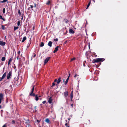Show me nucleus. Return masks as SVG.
<instances>
[{
    "mask_svg": "<svg viewBox=\"0 0 127 127\" xmlns=\"http://www.w3.org/2000/svg\"><path fill=\"white\" fill-rule=\"evenodd\" d=\"M105 60V59L103 58L95 59H94L93 60L92 63H95L102 62L104 61Z\"/></svg>",
    "mask_w": 127,
    "mask_h": 127,
    "instance_id": "obj_1",
    "label": "nucleus"
},
{
    "mask_svg": "<svg viewBox=\"0 0 127 127\" xmlns=\"http://www.w3.org/2000/svg\"><path fill=\"white\" fill-rule=\"evenodd\" d=\"M34 85H32L31 87V92L30 94V95L31 96H34L35 95V94L33 93L34 90Z\"/></svg>",
    "mask_w": 127,
    "mask_h": 127,
    "instance_id": "obj_2",
    "label": "nucleus"
},
{
    "mask_svg": "<svg viewBox=\"0 0 127 127\" xmlns=\"http://www.w3.org/2000/svg\"><path fill=\"white\" fill-rule=\"evenodd\" d=\"M51 57H47L45 60L44 61V65H45L46 64L48 61L50 59Z\"/></svg>",
    "mask_w": 127,
    "mask_h": 127,
    "instance_id": "obj_3",
    "label": "nucleus"
},
{
    "mask_svg": "<svg viewBox=\"0 0 127 127\" xmlns=\"http://www.w3.org/2000/svg\"><path fill=\"white\" fill-rule=\"evenodd\" d=\"M6 75V72H5L4 74H3V75L2 76V77L0 79V81H2V80L5 77Z\"/></svg>",
    "mask_w": 127,
    "mask_h": 127,
    "instance_id": "obj_4",
    "label": "nucleus"
},
{
    "mask_svg": "<svg viewBox=\"0 0 127 127\" xmlns=\"http://www.w3.org/2000/svg\"><path fill=\"white\" fill-rule=\"evenodd\" d=\"M3 98V95L2 93H0V104L1 102V100Z\"/></svg>",
    "mask_w": 127,
    "mask_h": 127,
    "instance_id": "obj_5",
    "label": "nucleus"
},
{
    "mask_svg": "<svg viewBox=\"0 0 127 127\" xmlns=\"http://www.w3.org/2000/svg\"><path fill=\"white\" fill-rule=\"evenodd\" d=\"M11 76V71H10L7 76V79H10Z\"/></svg>",
    "mask_w": 127,
    "mask_h": 127,
    "instance_id": "obj_6",
    "label": "nucleus"
},
{
    "mask_svg": "<svg viewBox=\"0 0 127 127\" xmlns=\"http://www.w3.org/2000/svg\"><path fill=\"white\" fill-rule=\"evenodd\" d=\"M52 97H50L48 99V102L49 104H51L53 101Z\"/></svg>",
    "mask_w": 127,
    "mask_h": 127,
    "instance_id": "obj_7",
    "label": "nucleus"
},
{
    "mask_svg": "<svg viewBox=\"0 0 127 127\" xmlns=\"http://www.w3.org/2000/svg\"><path fill=\"white\" fill-rule=\"evenodd\" d=\"M6 43L4 42L0 41V45L1 46H4L5 45Z\"/></svg>",
    "mask_w": 127,
    "mask_h": 127,
    "instance_id": "obj_8",
    "label": "nucleus"
},
{
    "mask_svg": "<svg viewBox=\"0 0 127 127\" xmlns=\"http://www.w3.org/2000/svg\"><path fill=\"white\" fill-rule=\"evenodd\" d=\"M68 92L67 91H66L64 93V95L65 97H67L68 95Z\"/></svg>",
    "mask_w": 127,
    "mask_h": 127,
    "instance_id": "obj_9",
    "label": "nucleus"
},
{
    "mask_svg": "<svg viewBox=\"0 0 127 127\" xmlns=\"http://www.w3.org/2000/svg\"><path fill=\"white\" fill-rule=\"evenodd\" d=\"M70 75V74H69V76L68 77V78L67 79L66 81L64 82V84L65 85H66L67 84L68 82V81L69 79V77Z\"/></svg>",
    "mask_w": 127,
    "mask_h": 127,
    "instance_id": "obj_10",
    "label": "nucleus"
},
{
    "mask_svg": "<svg viewBox=\"0 0 127 127\" xmlns=\"http://www.w3.org/2000/svg\"><path fill=\"white\" fill-rule=\"evenodd\" d=\"M59 46H57L55 48V50L53 51V53H55L58 50V48Z\"/></svg>",
    "mask_w": 127,
    "mask_h": 127,
    "instance_id": "obj_11",
    "label": "nucleus"
},
{
    "mask_svg": "<svg viewBox=\"0 0 127 127\" xmlns=\"http://www.w3.org/2000/svg\"><path fill=\"white\" fill-rule=\"evenodd\" d=\"M35 96V99L36 101H37L38 100L39 98L38 96L37 95H35L34 96Z\"/></svg>",
    "mask_w": 127,
    "mask_h": 127,
    "instance_id": "obj_12",
    "label": "nucleus"
},
{
    "mask_svg": "<svg viewBox=\"0 0 127 127\" xmlns=\"http://www.w3.org/2000/svg\"><path fill=\"white\" fill-rule=\"evenodd\" d=\"M52 43L51 41H50L49 42L48 45L50 47H51L52 46Z\"/></svg>",
    "mask_w": 127,
    "mask_h": 127,
    "instance_id": "obj_13",
    "label": "nucleus"
},
{
    "mask_svg": "<svg viewBox=\"0 0 127 127\" xmlns=\"http://www.w3.org/2000/svg\"><path fill=\"white\" fill-rule=\"evenodd\" d=\"M13 60V58L11 57V58L9 60V61L8 62V65H9L10 64L11 62H12V61Z\"/></svg>",
    "mask_w": 127,
    "mask_h": 127,
    "instance_id": "obj_14",
    "label": "nucleus"
},
{
    "mask_svg": "<svg viewBox=\"0 0 127 127\" xmlns=\"http://www.w3.org/2000/svg\"><path fill=\"white\" fill-rule=\"evenodd\" d=\"M61 78L59 77V78L58 79L57 83L58 84H59L60 82L61 81Z\"/></svg>",
    "mask_w": 127,
    "mask_h": 127,
    "instance_id": "obj_15",
    "label": "nucleus"
},
{
    "mask_svg": "<svg viewBox=\"0 0 127 127\" xmlns=\"http://www.w3.org/2000/svg\"><path fill=\"white\" fill-rule=\"evenodd\" d=\"M69 32L70 33H74V32L71 29H70L69 30Z\"/></svg>",
    "mask_w": 127,
    "mask_h": 127,
    "instance_id": "obj_16",
    "label": "nucleus"
},
{
    "mask_svg": "<svg viewBox=\"0 0 127 127\" xmlns=\"http://www.w3.org/2000/svg\"><path fill=\"white\" fill-rule=\"evenodd\" d=\"M45 122L47 123H48L50 122V121L48 118L46 119L45 120Z\"/></svg>",
    "mask_w": 127,
    "mask_h": 127,
    "instance_id": "obj_17",
    "label": "nucleus"
},
{
    "mask_svg": "<svg viewBox=\"0 0 127 127\" xmlns=\"http://www.w3.org/2000/svg\"><path fill=\"white\" fill-rule=\"evenodd\" d=\"M92 56L93 57H96L97 56V55L95 54V53L94 52H93L92 53Z\"/></svg>",
    "mask_w": 127,
    "mask_h": 127,
    "instance_id": "obj_18",
    "label": "nucleus"
},
{
    "mask_svg": "<svg viewBox=\"0 0 127 127\" xmlns=\"http://www.w3.org/2000/svg\"><path fill=\"white\" fill-rule=\"evenodd\" d=\"M64 22L66 24L67 23L69 22L68 20L66 19H64Z\"/></svg>",
    "mask_w": 127,
    "mask_h": 127,
    "instance_id": "obj_19",
    "label": "nucleus"
},
{
    "mask_svg": "<svg viewBox=\"0 0 127 127\" xmlns=\"http://www.w3.org/2000/svg\"><path fill=\"white\" fill-rule=\"evenodd\" d=\"M44 45V44L43 42H41V44L40 45V46L41 47H43Z\"/></svg>",
    "mask_w": 127,
    "mask_h": 127,
    "instance_id": "obj_20",
    "label": "nucleus"
},
{
    "mask_svg": "<svg viewBox=\"0 0 127 127\" xmlns=\"http://www.w3.org/2000/svg\"><path fill=\"white\" fill-rule=\"evenodd\" d=\"M19 28L18 27H14V31H15L16 30H17Z\"/></svg>",
    "mask_w": 127,
    "mask_h": 127,
    "instance_id": "obj_21",
    "label": "nucleus"
},
{
    "mask_svg": "<svg viewBox=\"0 0 127 127\" xmlns=\"http://www.w3.org/2000/svg\"><path fill=\"white\" fill-rule=\"evenodd\" d=\"M31 43V40H29V42L28 43V44L27 45V47H29V46H30V44Z\"/></svg>",
    "mask_w": 127,
    "mask_h": 127,
    "instance_id": "obj_22",
    "label": "nucleus"
},
{
    "mask_svg": "<svg viewBox=\"0 0 127 127\" xmlns=\"http://www.w3.org/2000/svg\"><path fill=\"white\" fill-rule=\"evenodd\" d=\"M70 98H72L73 97V92L72 91L71 92V94L70 95Z\"/></svg>",
    "mask_w": 127,
    "mask_h": 127,
    "instance_id": "obj_23",
    "label": "nucleus"
},
{
    "mask_svg": "<svg viewBox=\"0 0 127 127\" xmlns=\"http://www.w3.org/2000/svg\"><path fill=\"white\" fill-rule=\"evenodd\" d=\"M91 0H90L89 2V3L87 5L86 9H87L88 8V7H89V6L90 5V3H91Z\"/></svg>",
    "mask_w": 127,
    "mask_h": 127,
    "instance_id": "obj_24",
    "label": "nucleus"
},
{
    "mask_svg": "<svg viewBox=\"0 0 127 127\" xmlns=\"http://www.w3.org/2000/svg\"><path fill=\"white\" fill-rule=\"evenodd\" d=\"M5 57H3L1 59V60L2 61H5Z\"/></svg>",
    "mask_w": 127,
    "mask_h": 127,
    "instance_id": "obj_25",
    "label": "nucleus"
},
{
    "mask_svg": "<svg viewBox=\"0 0 127 127\" xmlns=\"http://www.w3.org/2000/svg\"><path fill=\"white\" fill-rule=\"evenodd\" d=\"M55 85H57V84H56L54 82L52 83V86H51V87H53Z\"/></svg>",
    "mask_w": 127,
    "mask_h": 127,
    "instance_id": "obj_26",
    "label": "nucleus"
},
{
    "mask_svg": "<svg viewBox=\"0 0 127 127\" xmlns=\"http://www.w3.org/2000/svg\"><path fill=\"white\" fill-rule=\"evenodd\" d=\"M0 18L2 19L3 21H5V19H4V18H2V16L1 15H0Z\"/></svg>",
    "mask_w": 127,
    "mask_h": 127,
    "instance_id": "obj_27",
    "label": "nucleus"
},
{
    "mask_svg": "<svg viewBox=\"0 0 127 127\" xmlns=\"http://www.w3.org/2000/svg\"><path fill=\"white\" fill-rule=\"evenodd\" d=\"M7 0H3V1H0V2L1 3H3L4 2H6Z\"/></svg>",
    "mask_w": 127,
    "mask_h": 127,
    "instance_id": "obj_28",
    "label": "nucleus"
},
{
    "mask_svg": "<svg viewBox=\"0 0 127 127\" xmlns=\"http://www.w3.org/2000/svg\"><path fill=\"white\" fill-rule=\"evenodd\" d=\"M18 13L19 14V15H21V13L20 10H18Z\"/></svg>",
    "mask_w": 127,
    "mask_h": 127,
    "instance_id": "obj_29",
    "label": "nucleus"
},
{
    "mask_svg": "<svg viewBox=\"0 0 127 127\" xmlns=\"http://www.w3.org/2000/svg\"><path fill=\"white\" fill-rule=\"evenodd\" d=\"M68 123H66L65 124V125L66 126V127H69V125H68Z\"/></svg>",
    "mask_w": 127,
    "mask_h": 127,
    "instance_id": "obj_30",
    "label": "nucleus"
},
{
    "mask_svg": "<svg viewBox=\"0 0 127 127\" xmlns=\"http://www.w3.org/2000/svg\"><path fill=\"white\" fill-rule=\"evenodd\" d=\"M1 28L3 30L5 29V27L4 25H2L1 26Z\"/></svg>",
    "mask_w": 127,
    "mask_h": 127,
    "instance_id": "obj_31",
    "label": "nucleus"
},
{
    "mask_svg": "<svg viewBox=\"0 0 127 127\" xmlns=\"http://www.w3.org/2000/svg\"><path fill=\"white\" fill-rule=\"evenodd\" d=\"M20 21H18L17 22V25L18 26H19L20 25Z\"/></svg>",
    "mask_w": 127,
    "mask_h": 127,
    "instance_id": "obj_32",
    "label": "nucleus"
},
{
    "mask_svg": "<svg viewBox=\"0 0 127 127\" xmlns=\"http://www.w3.org/2000/svg\"><path fill=\"white\" fill-rule=\"evenodd\" d=\"M76 59L75 58H72L71 60V61H73L74 60H75Z\"/></svg>",
    "mask_w": 127,
    "mask_h": 127,
    "instance_id": "obj_33",
    "label": "nucleus"
},
{
    "mask_svg": "<svg viewBox=\"0 0 127 127\" xmlns=\"http://www.w3.org/2000/svg\"><path fill=\"white\" fill-rule=\"evenodd\" d=\"M5 11V8H3V13H4Z\"/></svg>",
    "mask_w": 127,
    "mask_h": 127,
    "instance_id": "obj_34",
    "label": "nucleus"
},
{
    "mask_svg": "<svg viewBox=\"0 0 127 127\" xmlns=\"http://www.w3.org/2000/svg\"><path fill=\"white\" fill-rule=\"evenodd\" d=\"M50 0H48L47 2V5H49L50 4Z\"/></svg>",
    "mask_w": 127,
    "mask_h": 127,
    "instance_id": "obj_35",
    "label": "nucleus"
},
{
    "mask_svg": "<svg viewBox=\"0 0 127 127\" xmlns=\"http://www.w3.org/2000/svg\"><path fill=\"white\" fill-rule=\"evenodd\" d=\"M30 7H30V8H31V9H32L33 8V5H30Z\"/></svg>",
    "mask_w": 127,
    "mask_h": 127,
    "instance_id": "obj_36",
    "label": "nucleus"
},
{
    "mask_svg": "<svg viewBox=\"0 0 127 127\" xmlns=\"http://www.w3.org/2000/svg\"><path fill=\"white\" fill-rule=\"evenodd\" d=\"M20 51H18L17 52L18 54V55L19 56L20 54Z\"/></svg>",
    "mask_w": 127,
    "mask_h": 127,
    "instance_id": "obj_37",
    "label": "nucleus"
},
{
    "mask_svg": "<svg viewBox=\"0 0 127 127\" xmlns=\"http://www.w3.org/2000/svg\"><path fill=\"white\" fill-rule=\"evenodd\" d=\"M26 36H25L23 38L22 40H26Z\"/></svg>",
    "mask_w": 127,
    "mask_h": 127,
    "instance_id": "obj_38",
    "label": "nucleus"
},
{
    "mask_svg": "<svg viewBox=\"0 0 127 127\" xmlns=\"http://www.w3.org/2000/svg\"><path fill=\"white\" fill-rule=\"evenodd\" d=\"M34 108L33 109L34 110H35L37 108V107L36 106H34V107H33Z\"/></svg>",
    "mask_w": 127,
    "mask_h": 127,
    "instance_id": "obj_39",
    "label": "nucleus"
},
{
    "mask_svg": "<svg viewBox=\"0 0 127 127\" xmlns=\"http://www.w3.org/2000/svg\"><path fill=\"white\" fill-rule=\"evenodd\" d=\"M12 123L13 124H14L15 123V121L14 120H13L12 121Z\"/></svg>",
    "mask_w": 127,
    "mask_h": 127,
    "instance_id": "obj_40",
    "label": "nucleus"
},
{
    "mask_svg": "<svg viewBox=\"0 0 127 127\" xmlns=\"http://www.w3.org/2000/svg\"><path fill=\"white\" fill-rule=\"evenodd\" d=\"M46 101H43L42 102V103L43 104H44L46 102Z\"/></svg>",
    "mask_w": 127,
    "mask_h": 127,
    "instance_id": "obj_41",
    "label": "nucleus"
},
{
    "mask_svg": "<svg viewBox=\"0 0 127 127\" xmlns=\"http://www.w3.org/2000/svg\"><path fill=\"white\" fill-rule=\"evenodd\" d=\"M67 42V40H66L64 42V44H66Z\"/></svg>",
    "mask_w": 127,
    "mask_h": 127,
    "instance_id": "obj_42",
    "label": "nucleus"
},
{
    "mask_svg": "<svg viewBox=\"0 0 127 127\" xmlns=\"http://www.w3.org/2000/svg\"><path fill=\"white\" fill-rule=\"evenodd\" d=\"M2 127H6V126L5 124H4L3 126Z\"/></svg>",
    "mask_w": 127,
    "mask_h": 127,
    "instance_id": "obj_43",
    "label": "nucleus"
},
{
    "mask_svg": "<svg viewBox=\"0 0 127 127\" xmlns=\"http://www.w3.org/2000/svg\"><path fill=\"white\" fill-rule=\"evenodd\" d=\"M19 56L18 55V56H17V59L18 60V59H19Z\"/></svg>",
    "mask_w": 127,
    "mask_h": 127,
    "instance_id": "obj_44",
    "label": "nucleus"
},
{
    "mask_svg": "<svg viewBox=\"0 0 127 127\" xmlns=\"http://www.w3.org/2000/svg\"><path fill=\"white\" fill-rule=\"evenodd\" d=\"M34 7H36V4L35 3H34Z\"/></svg>",
    "mask_w": 127,
    "mask_h": 127,
    "instance_id": "obj_45",
    "label": "nucleus"
},
{
    "mask_svg": "<svg viewBox=\"0 0 127 127\" xmlns=\"http://www.w3.org/2000/svg\"><path fill=\"white\" fill-rule=\"evenodd\" d=\"M57 79H56L54 80V82L55 83V82H57Z\"/></svg>",
    "mask_w": 127,
    "mask_h": 127,
    "instance_id": "obj_46",
    "label": "nucleus"
},
{
    "mask_svg": "<svg viewBox=\"0 0 127 127\" xmlns=\"http://www.w3.org/2000/svg\"><path fill=\"white\" fill-rule=\"evenodd\" d=\"M36 121L37 122H38V123H39L40 122V121L39 120H37Z\"/></svg>",
    "mask_w": 127,
    "mask_h": 127,
    "instance_id": "obj_47",
    "label": "nucleus"
},
{
    "mask_svg": "<svg viewBox=\"0 0 127 127\" xmlns=\"http://www.w3.org/2000/svg\"><path fill=\"white\" fill-rule=\"evenodd\" d=\"M71 106L72 107V108H73V104H72L71 105Z\"/></svg>",
    "mask_w": 127,
    "mask_h": 127,
    "instance_id": "obj_48",
    "label": "nucleus"
},
{
    "mask_svg": "<svg viewBox=\"0 0 127 127\" xmlns=\"http://www.w3.org/2000/svg\"><path fill=\"white\" fill-rule=\"evenodd\" d=\"M77 76V74H76L74 76V78H75L76 77V76Z\"/></svg>",
    "mask_w": 127,
    "mask_h": 127,
    "instance_id": "obj_49",
    "label": "nucleus"
},
{
    "mask_svg": "<svg viewBox=\"0 0 127 127\" xmlns=\"http://www.w3.org/2000/svg\"><path fill=\"white\" fill-rule=\"evenodd\" d=\"M57 123V125H59V122H56Z\"/></svg>",
    "mask_w": 127,
    "mask_h": 127,
    "instance_id": "obj_50",
    "label": "nucleus"
},
{
    "mask_svg": "<svg viewBox=\"0 0 127 127\" xmlns=\"http://www.w3.org/2000/svg\"><path fill=\"white\" fill-rule=\"evenodd\" d=\"M25 40H22V41H21L22 42H24Z\"/></svg>",
    "mask_w": 127,
    "mask_h": 127,
    "instance_id": "obj_51",
    "label": "nucleus"
},
{
    "mask_svg": "<svg viewBox=\"0 0 127 127\" xmlns=\"http://www.w3.org/2000/svg\"><path fill=\"white\" fill-rule=\"evenodd\" d=\"M36 56V54H34V56H33V57H35V56Z\"/></svg>",
    "mask_w": 127,
    "mask_h": 127,
    "instance_id": "obj_52",
    "label": "nucleus"
},
{
    "mask_svg": "<svg viewBox=\"0 0 127 127\" xmlns=\"http://www.w3.org/2000/svg\"><path fill=\"white\" fill-rule=\"evenodd\" d=\"M23 15H22V19H23Z\"/></svg>",
    "mask_w": 127,
    "mask_h": 127,
    "instance_id": "obj_53",
    "label": "nucleus"
},
{
    "mask_svg": "<svg viewBox=\"0 0 127 127\" xmlns=\"http://www.w3.org/2000/svg\"><path fill=\"white\" fill-rule=\"evenodd\" d=\"M1 105H0V109H1Z\"/></svg>",
    "mask_w": 127,
    "mask_h": 127,
    "instance_id": "obj_54",
    "label": "nucleus"
},
{
    "mask_svg": "<svg viewBox=\"0 0 127 127\" xmlns=\"http://www.w3.org/2000/svg\"><path fill=\"white\" fill-rule=\"evenodd\" d=\"M89 48H90V43H89Z\"/></svg>",
    "mask_w": 127,
    "mask_h": 127,
    "instance_id": "obj_55",
    "label": "nucleus"
},
{
    "mask_svg": "<svg viewBox=\"0 0 127 127\" xmlns=\"http://www.w3.org/2000/svg\"><path fill=\"white\" fill-rule=\"evenodd\" d=\"M30 8V7H29V8H28V9L29 10V9Z\"/></svg>",
    "mask_w": 127,
    "mask_h": 127,
    "instance_id": "obj_56",
    "label": "nucleus"
},
{
    "mask_svg": "<svg viewBox=\"0 0 127 127\" xmlns=\"http://www.w3.org/2000/svg\"><path fill=\"white\" fill-rule=\"evenodd\" d=\"M71 101H72V98H71Z\"/></svg>",
    "mask_w": 127,
    "mask_h": 127,
    "instance_id": "obj_57",
    "label": "nucleus"
},
{
    "mask_svg": "<svg viewBox=\"0 0 127 127\" xmlns=\"http://www.w3.org/2000/svg\"><path fill=\"white\" fill-rule=\"evenodd\" d=\"M92 0L94 2V3L95 2V0Z\"/></svg>",
    "mask_w": 127,
    "mask_h": 127,
    "instance_id": "obj_58",
    "label": "nucleus"
},
{
    "mask_svg": "<svg viewBox=\"0 0 127 127\" xmlns=\"http://www.w3.org/2000/svg\"><path fill=\"white\" fill-rule=\"evenodd\" d=\"M54 40H58V39L57 38H56V39H54Z\"/></svg>",
    "mask_w": 127,
    "mask_h": 127,
    "instance_id": "obj_59",
    "label": "nucleus"
},
{
    "mask_svg": "<svg viewBox=\"0 0 127 127\" xmlns=\"http://www.w3.org/2000/svg\"><path fill=\"white\" fill-rule=\"evenodd\" d=\"M68 120H69V121L70 119L69 118H68Z\"/></svg>",
    "mask_w": 127,
    "mask_h": 127,
    "instance_id": "obj_60",
    "label": "nucleus"
},
{
    "mask_svg": "<svg viewBox=\"0 0 127 127\" xmlns=\"http://www.w3.org/2000/svg\"><path fill=\"white\" fill-rule=\"evenodd\" d=\"M65 121L66 122H67V120H65Z\"/></svg>",
    "mask_w": 127,
    "mask_h": 127,
    "instance_id": "obj_61",
    "label": "nucleus"
},
{
    "mask_svg": "<svg viewBox=\"0 0 127 127\" xmlns=\"http://www.w3.org/2000/svg\"><path fill=\"white\" fill-rule=\"evenodd\" d=\"M64 80H63V82H64Z\"/></svg>",
    "mask_w": 127,
    "mask_h": 127,
    "instance_id": "obj_62",
    "label": "nucleus"
},
{
    "mask_svg": "<svg viewBox=\"0 0 127 127\" xmlns=\"http://www.w3.org/2000/svg\"><path fill=\"white\" fill-rule=\"evenodd\" d=\"M58 40H54V41H57Z\"/></svg>",
    "mask_w": 127,
    "mask_h": 127,
    "instance_id": "obj_63",
    "label": "nucleus"
},
{
    "mask_svg": "<svg viewBox=\"0 0 127 127\" xmlns=\"http://www.w3.org/2000/svg\"><path fill=\"white\" fill-rule=\"evenodd\" d=\"M84 66H85V64H84Z\"/></svg>",
    "mask_w": 127,
    "mask_h": 127,
    "instance_id": "obj_64",
    "label": "nucleus"
}]
</instances>
